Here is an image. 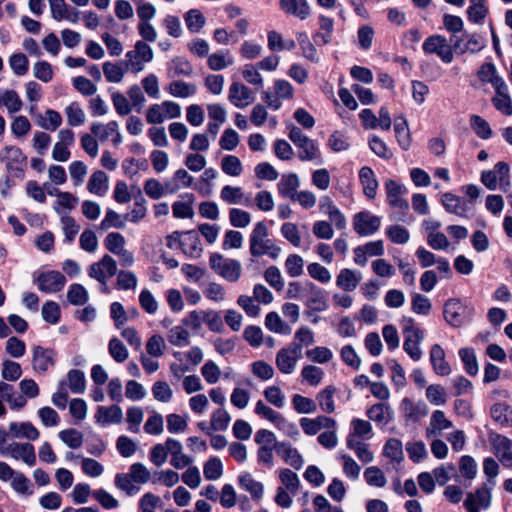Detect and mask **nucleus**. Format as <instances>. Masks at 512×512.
Returning <instances> with one entry per match:
<instances>
[{
    "instance_id": "obj_3",
    "label": "nucleus",
    "mask_w": 512,
    "mask_h": 512,
    "mask_svg": "<svg viewBox=\"0 0 512 512\" xmlns=\"http://www.w3.org/2000/svg\"><path fill=\"white\" fill-rule=\"evenodd\" d=\"M209 265L214 272L229 282L234 283L241 276V263L236 259L225 258L219 253L211 254Z\"/></svg>"
},
{
    "instance_id": "obj_63",
    "label": "nucleus",
    "mask_w": 512,
    "mask_h": 512,
    "mask_svg": "<svg viewBox=\"0 0 512 512\" xmlns=\"http://www.w3.org/2000/svg\"><path fill=\"white\" fill-rule=\"evenodd\" d=\"M168 341L177 347H183L189 344L190 333L183 326H175L168 333Z\"/></svg>"
},
{
    "instance_id": "obj_38",
    "label": "nucleus",
    "mask_w": 512,
    "mask_h": 512,
    "mask_svg": "<svg viewBox=\"0 0 512 512\" xmlns=\"http://www.w3.org/2000/svg\"><path fill=\"white\" fill-rule=\"evenodd\" d=\"M296 147L298 148V157L301 161H314L321 157L318 146L309 137Z\"/></svg>"
},
{
    "instance_id": "obj_35",
    "label": "nucleus",
    "mask_w": 512,
    "mask_h": 512,
    "mask_svg": "<svg viewBox=\"0 0 512 512\" xmlns=\"http://www.w3.org/2000/svg\"><path fill=\"white\" fill-rule=\"evenodd\" d=\"M336 391L337 389L335 386L329 385L317 394L316 399L320 409L323 412L327 414H332L335 412L336 407L334 402V395Z\"/></svg>"
},
{
    "instance_id": "obj_9",
    "label": "nucleus",
    "mask_w": 512,
    "mask_h": 512,
    "mask_svg": "<svg viewBox=\"0 0 512 512\" xmlns=\"http://www.w3.org/2000/svg\"><path fill=\"white\" fill-rule=\"evenodd\" d=\"M374 436L369 421L354 418L350 423V432L347 437L348 448H361Z\"/></svg>"
},
{
    "instance_id": "obj_15",
    "label": "nucleus",
    "mask_w": 512,
    "mask_h": 512,
    "mask_svg": "<svg viewBox=\"0 0 512 512\" xmlns=\"http://www.w3.org/2000/svg\"><path fill=\"white\" fill-rule=\"evenodd\" d=\"M381 225V218L369 211H361L353 217V229L360 236H369L377 232Z\"/></svg>"
},
{
    "instance_id": "obj_27",
    "label": "nucleus",
    "mask_w": 512,
    "mask_h": 512,
    "mask_svg": "<svg viewBox=\"0 0 512 512\" xmlns=\"http://www.w3.org/2000/svg\"><path fill=\"white\" fill-rule=\"evenodd\" d=\"M144 191L147 196L152 199H159L165 194H173L177 192V187L168 183L166 180L163 184L155 178L148 179L144 184Z\"/></svg>"
},
{
    "instance_id": "obj_30",
    "label": "nucleus",
    "mask_w": 512,
    "mask_h": 512,
    "mask_svg": "<svg viewBox=\"0 0 512 512\" xmlns=\"http://www.w3.org/2000/svg\"><path fill=\"white\" fill-rule=\"evenodd\" d=\"M305 289L308 291L307 305L313 310L322 311L326 309V297L324 291L312 282H307Z\"/></svg>"
},
{
    "instance_id": "obj_49",
    "label": "nucleus",
    "mask_w": 512,
    "mask_h": 512,
    "mask_svg": "<svg viewBox=\"0 0 512 512\" xmlns=\"http://www.w3.org/2000/svg\"><path fill=\"white\" fill-rule=\"evenodd\" d=\"M89 299L86 288L78 283L69 286L67 291V300L70 304L75 306H82L87 303Z\"/></svg>"
},
{
    "instance_id": "obj_40",
    "label": "nucleus",
    "mask_w": 512,
    "mask_h": 512,
    "mask_svg": "<svg viewBox=\"0 0 512 512\" xmlns=\"http://www.w3.org/2000/svg\"><path fill=\"white\" fill-rule=\"evenodd\" d=\"M268 48L271 51H290L295 48V41L292 39L284 40L282 35L277 31H270L267 35Z\"/></svg>"
},
{
    "instance_id": "obj_53",
    "label": "nucleus",
    "mask_w": 512,
    "mask_h": 512,
    "mask_svg": "<svg viewBox=\"0 0 512 512\" xmlns=\"http://www.w3.org/2000/svg\"><path fill=\"white\" fill-rule=\"evenodd\" d=\"M469 122L471 128L479 138L487 140L492 136V129L489 123L481 116L471 115Z\"/></svg>"
},
{
    "instance_id": "obj_28",
    "label": "nucleus",
    "mask_w": 512,
    "mask_h": 512,
    "mask_svg": "<svg viewBox=\"0 0 512 512\" xmlns=\"http://www.w3.org/2000/svg\"><path fill=\"white\" fill-rule=\"evenodd\" d=\"M96 421L106 424H119L123 419V411L118 405L100 406L95 414Z\"/></svg>"
},
{
    "instance_id": "obj_58",
    "label": "nucleus",
    "mask_w": 512,
    "mask_h": 512,
    "mask_svg": "<svg viewBox=\"0 0 512 512\" xmlns=\"http://www.w3.org/2000/svg\"><path fill=\"white\" fill-rule=\"evenodd\" d=\"M459 356L464 363L466 372L470 376H475L478 373V362L472 348H462L459 350Z\"/></svg>"
},
{
    "instance_id": "obj_25",
    "label": "nucleus",
    "mask_w": 512,
    "mask_h": 512,
    "mask_svg": "<svg viewBox=\"0 0 512 512\" xmlns=\"http://www.w3.org/2000/svg\"><path fill=\"white\" fill-rule=\"evenodd\" d=\"M179 248L191 258H198L202 253L200 239L195 231L183 233L182 240L179 241Z\"/></svg>"
},
{
    "instance_id": "obj_42",
    "label": "nucleus",
    "mask_w": 512,
    "mask_h": 512,
    "mask_svg": "<svg viewBox=\"0 0 512 512\" xmlns=\"http://www.w3.org/2000/svg\"><path fill=\"white\" fill-rule=\"evenodd\" d=\"M65 115L69 126L77 127L85 123L86 114L78 102H71L65 108Z\"/></svg>"
},
{
    "instance_id": "obj_21",
    "label": "nucleus",
    "mask_w": 512,
    "mask_h": 512,
    "mask_svg": "<svg viewBox=\"0 0 512 512\" xmlns=\"http://www.w3.org/2000/svg\"><path fill=\"white\" fill-rule=\"evenodd\" d=\"M429 360L435 374L448 376L451 373V366L446 361V354L441 345L434 344L431 346Z\"/></svg>"
},
{
    "instance_id": "obj_62",
    "label": "nucleus",
    "mask_w": 512,
    "mask_h": 512,
    "mask_svg": "<svg viewBox=\"0 0 512 512\" xmlns=\"http://www.w3.org/2000/svg\"><path fill=\"white\" fill-rule=\"evenodd\" d=\"M426 399L433 405L440 406L447 402L445 389L439 384H431L426 388Z\"/></svg>"
},
{
    "instance_id": "obj_12",
    "label": "nucleus",
    "mask_w": 512,
    "mask_h": 512,
    "mask_svg": "<svg viewBox=\"0 0 512 512\" xmlns=\"http://www.w3.org/2000/svg\"><path fill=\"white\" fill-rule=\"evenodd\" d=\"M385 190L387 196V202L392 208L398 209L402 212V216L396 217V220H404V216L407 214L409 209V203L406 199L403 198V195L406 194L407 189L397 183L394 180H388L385 183Z\"/></svg>"
},
{
    "instance_id": "obj_51",
    "label": "nucleus",
    "mask_w": 512,
    "mask_h": 512,
    "mask_svg": "<svg viewBox=\"0 0 512 512\" xmlns=\"http://www.w3.org/2000/svg\"><path fill=\"white\" fill-rule=\"evenodd\" d=\"M55 196L57 200L54 203V210L60 215L63 214V210H71L78 203V199L69 192L57 190Z\"/></svg>"
},
{
    "instance_id": "obj_43",
    "label": "nucleus",
    "mask_w": 512,
    "mask_h": 512,
    "mask_svg": "<svg viewBox=\"0 0 512 512\" xmlns=\"http://www.w3.org/2000/svg\"><path fill=\"white\" fill-rule=\"evenodd\" d=\"M239 484L242 489L249 492L252 498L259 500L263 495V485L256 481L251 474L239 476Z\"/></svg>"
},
{
    "instance_id": "obj_23",
    "label": "nucleus",
    "mask_w": 512,
    "mask_h": 512,
    "mask_svg": "<svg viewBox=\"0 0 512 512\" xmlns=\"http://www.w3.org/2000/svg\"><path fill=\"white\" fill-rule=\"evenodd\" d=\"M362 280V274L359 271L349 268L341 269L336 277V285L343 291H354Z\"/></svg>"
},
{
    "instance_id": "obj_26",
    "label": "nucleus",
    "mask_w": 512,
    "mask_h": 512,
    "mask_svg": "<svg viewBox=\"0 0 512 512\" xmlns=\"http://www.w3.org/2000/svg\"><path fill=\"white\" fill-rule=\"evenodd\" d=\"M280 8L288 15L305 20L311 14L307 0H280Z\"/></svg>"
},
{
    "instance_id": "obj_19",
    "label": "nucleus",
    "mask_w": 512,
    "mask_h": 512,
    "mask_svg": "<svg viewBox=\"0 0 512 512\" xmlns=\"http://www.w3.org/2000/svg\"><path fill=\"white\" fill-rule=\"evenodd\" d=\"M491 505L490 488L481 487L474 493H469L464 501L467 512H480V509H488Z\"/></svg>"
},
{
    "instance_id": "obj_4",
    "label": "nucleus",
    "mask_w": 512,
    "mask_h": 512,
    "mask_svg": "<svg viewBox=\"0 0 512 512\" xmlns=\"http://www.w3.org/2000/svg\"><path fill=\"white\" fill-rule=\"evenodd\" d=\"M300 359H302L301 345L291 342L277 352L275 364L281 373L289 375L294 373Z\"/></svg>"
},
{
    "instance_id": "obj_8",
    "label": "nucleus",
    "mask_w": 512,
    "mask_h": 512,
    "mask_svg": "<svg viewBox=\"0 0 512 512\" xmlns=\"http://www.w3.org/2000/svg\"><path fill=\"white\" fill-rule=\"evenodd\" d=\"M181 116V107L173 101H163L161 104H153L146 111V121L150 124H160L166 119Z\"/></svg>"
},
{
    "instance_id": "obj_24",
    "label": "nucleus",
    "mask_w": 512,
    "mask_h": 512,
    "mask_svg": "<svg viewBox=\"0 0 512 512\" xmlns=\"http://www.w3.org/2000/svg\"><path fill=\"white\" fill-rule=\"evenodd\" d=\"M440 202L448 213L459 217H467V204L461 197L446 192L441 195Z\"/></svg>"
},
{
    "instance_id": "obj_20",
    "label": "nucleus",
    "mask_w": 512,
    "mask_h": 512,
    "mask_svg": "<svg viewBox=\"0 0 512 512\" xmlns=\"http://www.w3.org/2000/svg\"><path fill=\"white\" fill-rule=\"evenodd\" d=\"M229 101L238 108H244L254 101L253 92L244 84L234 82L229 87Z\"/></svg>"
},
{
    "instance_id": "obj_32",
    "label": "nucleus",
    "mask_w": 512,
    "mask_h": 512,
    "mask_svg": "<svg viewBox=\"0 0 512 512\" xmlns=\"http://www.w3.org/2000/svg\"><path fill=\"white\" fill-rule=\"evenodd\" d=\"M367 416L370 420L385 425L392 419V410L386 403H377L367 410Z\"/></svg>"
},
{
    "instance_id": "obj_17",
    "label": "nucleus",
    "mask_w": 512,
    "mask_h": 512,
    "mask_svg": "<svg viewBox=\"0 0 512 512\" xmlns=\"http://www.w3.org/2000/svg\"><path fill=\"white\" fill-rule=\"evenodd\" d=\"M400 411L406 422L416 423L428 415L429 409L424 401L414 402L406 397L400 403Z\"/></svg>"
},
{
    "instance_id": "obj_47",
    "label": "nucleus",
    "mask_w": 512,
    "mask_h": 512,
    "mask_svg": "<svg viewBox=\"0 0 512 512\" xmlns=\"http://www.w3.org/2000/svg\"><path fill=\"white\" fill-rule=\"evenodd\" d=\"M167 91L174 97L187 98L196 93V86L192 83H186L183 81H172L167 86Z\"/></svg>"
},
{
    "instance_id": "obj_10",
    "label": "nucleus",
    "mask_w": 512,
    "mask_h": 512,
    "mask_svg": "<svg viewBox=\"0 0 512 512\" xmlns=\"http://www.w3.org/2000/svg\"><path fill=\"white\" fill-rule=\"evenodd\" d=\"M126 58V67L138 73L144 69V63L152 61L153 51L146 42L140 40L135 43L134 50L126 53Z\"/></svg>"
},
{
    "instance_id": "obj_34",
    "label": "nucleus",
    "mask_w": 512,
    "mask_h": 512,
    "mask_svg": "<svg viewBox=\"0 0 512 512\" xmlns=\"http://www.w3.org/2000/svg\"><path fill=\"white\" fill-rule=\"evenodd\" d=\"M9 433L13 438H25L35 440L39 437V431L30 423H11Z\"/></svg>"
},
{
    "instance_id": "obj_2",
    "label": "nucleus",
    "mask_w": 512,
    "mask_h": 512,
    "mask_svg": "<svg viewBox=\"0 0 512 512\" xmlns=\"http://www.w3.org/2000/svg\"><path fill=\"white\" fill-rule=\"evenodd\" d=\"M401 325L404 336L403 350L413 361H419L423 355L420 345L424 339V331L412 317H403Z\"/></svg>"
},
{
    "instance_id": "obj_14",
    "label": "nucleus",
    "mask_w": 512,
    "mask_h": 512,
    "mask_svg": "<svg viewBox=\"0 0 512 512\" xmlns=\"http://www.w3.org/2000/svg\"><path fill=\"white\" fill-rule=\"evenodd\" d=\"M509 166L505 162H498L494 169L483 171L481 174V182L489 190H495L498 183L508 187L510 185Z\"/></svg>"
},
{
    "instance_id": "obj_61",
    "label": "nucleus",
    "mask_w": 512,
    "mask_h": 512,
    "mask_svg": "<svg viewBox=\"0 0 512 512\" xmlns=\"http://www.w3.org/2000/svg\"><path fill=\"white\" fill-rule=\"evenodd\" d=\"M12 488L23 496H30L33 494V485L29 478L22 473H16L12 478Z\"/></svg>"
},
{
    "instance_id": "obj_22",
    "label": "nucleus",
    "mask_w": 512,
    "mask_h": 512,
    "mask_svg": "<svg viewBox=\"0 0 512 512\" xmlns=\"http://www.w3.org/2000/svg\"><path fill=\"white\" fill-rule=\"evenodd\" d=\"M220 198L229 205L248 206L251 203L250 197L246 196L243 189L239 186H223L220 191Z\"/></svg>"
},
{
    "instance_id": "obj_45",
    "label": "nucleus",
    "mask_w": 512,
    "mask_h": 512,
    "mask_svg": "<svg viewBox=\"0 0 512 512\" xmlns=\"http://www.w3.org/2000/svg\"><path fill=\"white\" fill-rule=\"evenodd\" d=\"M265 326L274 333L288 335L291 327L285 323L276 312H269L265 318Z\"/></svg>"
},
{
    "instance_id": "obj_31",
    "label": "nucleus",
    "mask_w": 512,
    "mask_h": 512,
    "mask_svg": "<svg viewBox=\"0 0 512 512\" xmlns=\"http://www.w3.org/2000/svg\"><path fill=\"white\" fill-rule=\"evenodd\" d=\"M108 188L107 174L101 170L95 171L88 181V191L98 196H104L108 191Z\"/></svg>"
},
{
    "instance_id": "obj_44",
    "label": "nucleus",
    "mask_w": 512,
    "mask_h": 512,
    "mask_svg": "<svg viewBox=\"0 0 512 512\" xmlns=\"http://www.w3.org/2000/svg\"><path fill=\"white\" fill-rule=\"evenodd\" d=\"M118 128L119 124L116 121H110L106 124L96 122L91 125V133L104 142L111 138Z\"/></svg>"
},
{
    "instance_id": "obj_5",
    "label": "nucleus",
    "mask_w": 512,
    "mask_h": 512,
    "mask_svg": "<svg viewBox=\"0 0 512 512\" xmlns=\"http://www.w3.org/2000/svg\"><path fill=\"white\" fill-rule=\"evenodd\" d=\"M117 274V263L112 256L105 254L88 268L89 277L99 281L104 292L108 291L107 281Z\"/></svg>"
},
{
    "instance_id": "obj_41",
    "label": "nucleus",
    "mask_w": 512,
    "mask_h": 512,
    "mask_svg": "<svg viewBox=\"0 0 512 512\" xmlns=\"http://www.w3.org/2000/svg\"><path fill=\"white\" fill-rule=\"evenodd\" d=\"M192 73L193 67L191 63L181 57L173 59L168 67V76L170 78H176L179 76H190Z\"/></svg>"
},
{
    "instance_id": "obj_29",
    "label": "nucleus",
    "mask_w": 512,
    "mask_h": 512,
    "mask_svg": "<svg viewBox=\"0 0 512 512\" xmlns=\"http://www.w3.org/2000/svg\"><path fill=\"white\" fill-rule=\"evenodd\" d=\"M359 179L365 196L370 199L375 198L378 189V181L373 170L368 166L362 167L359 171Z\"/></svg>"
},
{
    "instance_id": "obj_1",
    "label": "nucleus",
    "mask_w": 512,
    "mask_h": 512,
    "mask_svg": "<svg viewBox=\"0 0 512 512\" xmlns=\"http://www.w3.org/2000/svg\"><path fill=\"white\" fill-rule=\"evenodd\" d=\"M250 253L254 257L268 255L272 259L278 258L281 248L268 238V228L264 221L257 222L249 237Z\"/></svg>"
},
{
    "instance_id": "obj_46",
    "label": "nucleus",
    "mask_w": 512,
    "mask_h": 512,
    "mask_svg": "<svg viewBox=\"0 0 512 512\" xmlns=\"http://www.w3.org/2000/svg\"><path fill=\"white\" fill-rule=\"evenodd\" d=\"M187 29L192 33H198L205 25L206 19L199 9H190L184 15Z\"/></svg>"
},
{
    "instance_id": "obj_60",
    "label": "nucleus",
    "mask_w": 512,
    "mask_h": 512,
    "mask_svg": "<svg viewBox=\"0 0 512 512\" xmlns=\"http://www.w3.org/2000/svg\"><path fill=\"white\" fill-rule=\"evenodd\" d=\"M292 405L295 411L300 414H310L317 410V405L312 399L300 394H295L292 397Z\"/></svg>"
},
{
    "instance_id": "obj_33",
    "label": "nucleus",
    "mask_w": 512,
    "mask_h": 512,
    "mask_svg": "<svg viewBox=\"0 0 512 512\" xmlns=\"http://www.w3.org/2000/svg\"><path fill=\"white\" fill-rule=\"evenodd\" d=\"M128 69L129 68L126 67V62H105L103 64V74L106 80L110 83H120Z\"/></svg>"
},
{
    "instance_id": "obj_56",
    "label": "nucleus",
    "mask_w": 512,
    "mask_h": 512,
    "mask_svg": "<svg viewBox=\"0 0 512 512\" xmlns=\"http://www.w3.org/2000/svg\"><path fill=\"white\" fill-rule=\"evenodd\" d=\"M432 309V304L429 298L420 293L411 294V310L415 314L428 315Z\"/></svg>"
},
{
    "instance_id": "obj_50",
    "label": "nucleus",
    "mask_w": 512,
    "mask_h": 512,
    "mask_svg": "<svg viewBox=\"0 0 512 512\" xmlns=\"http://www.w3.org/2000/svg\"><path fill=\"white\" fill-rule=\"evenodd\" d=\"M255 413L277 426L285 424V419L282 417V415L267 406L262 400L256 402Z\"/></svg>"
},
{
    "instance_id": "obj_18",
    "label": "nucleus",
    "mask_w": 512,
    "mask_h": 512,
    "mask_svg": "<svg viewBox=\"0 0 512 512\" xmlns=\"http://www.w3.org/2000/svg\"><path fill=\"white\" fill-rule=\"evenodd\" d=\"M66 278L59 271L41 273L37 278L38 289L45 293H55L63 289Z\"/></svg>"
},
{
    "instance_id": "obj_57",
    "label": "nucleus",
    "mask_w": 512,
    "mask_h": 512,
    "mask_svg": "<svg viewBox=\"0 0 512 512\" xmlns=\"http://www.w3.org/2000/svg\"><path fill=\"white\" fill-rule=\"evenodd\" d=\"M108 352L117 363H123L129 356L128 349L116 337L110 339L108 343Z\"/></svg>"
},
{
    "instance_id": "obj_36",
    "label": "nucleus",
    "mask_w": 512,
    "mask_h": 512,
    "mask_svg": "<svg viewBox=\"0 0 512 512\" xmlns=\"http://www.w3.org/2000/svg\"><path fill=\"white\" fill-rule=\"evenodd\" d=\"M300 185L298 176L294 173L283 175L278 183V192L284 197L293 198L297 193V188Z\"/></svg>"
},
{
    "instance_id": "obj_64",
    "label": "nucleus",
    "mask_w": 512,
    "mask_h": 512,
    "mask_svg": "<svg viewBox=\"0 0 512 512\" xmlns=\"http://www.w3.org/2000/svg\"><path fill=\"white\" fill-rule=\"evenodd\" d=\"M133 483V479L128 473H118L114 479L115 487L125 492L128 496L136 494L139 491V488Z\"/></svg>"
},
{
    "instance_id": "obj_13",
    "label": "nucleus",
    "mask_w": 512,
    "mask_h": 512,
    "mask_svg": "<svg viewBox=\"0 0 512 512\" xmlns=\"http://www.w3.org/2000/svg\"><path fill=\"white\" fill-rule=\"evenodd\" d=\"M26 156L16 146H5L0 152V161L5 164L9 173L19 176L26 165Z\"/></svg>"
},
{
    "instance_id": "obj_37",
    "label": "nucleus",
    "mask_w": 512,
    "mask_h": 512,
    "mask_svg": "<svg viewBox=\"0 0 512 512\" xmlns=\"http://www.w3.org/2000/svg\"><path fill=\"white\" fill-rule=\"evenodd\" d=\"M394 131L399 146L405 151L408 150L411 146V134L405 117H399L396 120Z\"/></svg>"
},
{
    "instance_id": "obj_52",
    "label": "nucleus",
    "mask_w": 512,
    "mask_h": 512,
    "mask_svg": "<svg viewBox=\"0 0 512 512\" xmlns=\"http://www.w3.org/2000/svg\"><path fill=\"white\" fill-rule=\"evenodd\" d=\"M221 169L226 175L238 177L243 171V166L237 156L226 155L221 160Z\"/></svg>"
},
{
    "instance_id": "obj_16",
    "label": "nucleus",
    "mask_w": 512,
    "mask_h": 512,
    "mask_svg": "<svg viewBox=\"0 0 512 512\" xmlns=\"http://www.w3.org/2000/svg\"><path fill=\"white\" fill-rule=\"evenodd\" d=\"M56 363L53 349L36 345L32 348V368L36 373H45Z\"/></svg>"
},
{
    "instance_id": "obj_11",
    "label": "nucleus",
    "mask_w": 512,
    "mask_h": 512,
    "mask_svg": "<svg viewBox=\"0 0 512 512\" xmlns=\"http://www.w3.org/2000/svg\"><path fill=\"white\" fill-rule=\"evenodd\" d=\"M293 95V86L287 80L278 79L274 82L273 92H264L263 100L271 109L279 110L282 105L281 100H290Z\"/></svg>"
},
{
    "instance_id": "obj_59",
    "label": "nucleus",
    "mask_w": 512,
    "mask_h": 512,
    "mask_svg": "<svg viewBox=\"0 0 512 512\" xmlns=\"http://www.w3.org/2000/svg\"><path fill=\"white\" fill-rule=\"evenodd\" d=\"M67 380L69 388L73 393L81 394L85 391L86 381L82 371L77 369L70 370L67 374Z\"/></svg>"
},
{
    "instance_id": "obj_48",
    "label": "nucleus",
    "mask_w": 512,
    "mask_h": 512,
    "mask_svg": "<svg viewBox=\"0 0 512 512\" xmlns=\"http://www.w3.org/2000/svg\"><path fill=\"white\" fill-rule=\"evenodd\" d=\"M62 124V116L58 111L47 109L44 116H39L38 125L45 130L55 131Z\"/></svg>"
},
{
    "instance_id": "obj_55",
    "label": "nucleus",
    "mask_w": 512,
    "mask_h": 512,
    "mask_svg": "<svg viewBox=\"0 0 512 512\" xmlns=\"http://www.w3.org/2000/svg\"><path fill=\"white\" fill-rule=\"evenodd\" d=\"M301 377L310 386H318L324 378V371L322 368L315 365H306L301 370Z\"/></svg>"
},
{
    "instance_id": "obj_6",
    "label": "nucleus",
    "mask_w": 512,
    "mask_h": 512,
    "mask_svg": "<svg viewBox=\"0 0 512 512\" xmlns=\"http://www.w3.org/2000/svg\"><path fill=\"white\" fill-rule=\"evenodd\" d=\"M473 308L463 304L459 299H448L443 308L445 321L453 327H461L466 318L472 315Z\"/></svg>"
},
{
    "instance_id": "obj_54",
    "label": "nucleus",
    "mask_w": 512,
    "mask_h": 512,
    "mask_svg": "<svg viewBox=\"0 0 512 512\" xmlns=\"http://www.w3.org/2000/svg\"><path fill=\"white\" fill-rule=\"evenodd\" d=\"M452 426L450 420H448L441 410H436L432 413L429 423V432L433 435L439 434L442 430L448 429Z\"/></svg>"
},
{
    "instance_id": "obj_39",
    "label": "nucleus",
    "mask_w": 512,
    "mask_h": 512,
    "mask_svg": "<svg viewBox=\"0 0 512 512\" xmlns=\"http://www.w3.org/2000/svg\"><path fill=\"white\" fill-rule=\"evenodd\" d=\"M22 100L14 90H0V107L5 106L10 113H16L22 108Z\"/></svg>"
},
{
    "instance_id": "obj_7",
    "label": "nucleus",
    "mask_w": 512,
    "mask_h": 512,
    "mask_svg": "<svg viewBox=\"0 0 512 512\" xmlns=\"http://www.w3.org/2000/svg\"><path fill=\"white\" fill-rule=\"evenodd\" d=\"M425 54H435L442 62L449 64L453 61V48L447 39L439 34H434L425 39L422 45Z\"/></svg>"
}]
</instances>
